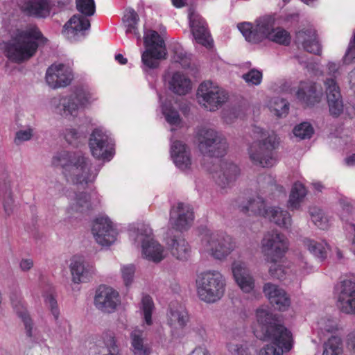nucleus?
I'll return each mask as SVG.
<instances>
[{
    "instance_id": "1",
    "label": "nucleus",
    "mask_w": 355,
    "mask_h": 355,
    "mask_svg": "<svg viewBox=\"0 0 355 355\" xmlns=\"http://www.w3.org/2000/svg\"><path fill=\"white\" fill-rule=\"evenodd\" d=\"M258 328L254 331L255 336L263 341H270L260 349L259 355H282L283 351L288 352L293 347L291 331L287 329L281 314L275 312H257Z\"/></svg>"
},
{
    "instance_id": "2",
    "label": "nucleus",
    "mask_w": 355,
    "mask_h": 355,
    "mask_svg": "<svg viewBox=\"0 0 355 355\" xmlns=\"http://www.w3.org/2000/svg\"><path fill=\"white\" fill-rule=\"evenodd\" d=\"M52 164L60 166L68 181L76 184L92 182L97 173L90 172L91 164L87 157L80 152L62 151L52 159Z\"/></svg>"
},
{
    "instance_id": "3",
    "label": "nucleus",
    "mask_w": 355,
    "mask_h": 355,
    "mask_svg": "<svg viewBox=\"0 0 355 355\" xmlns=\"http://www.w3.org/2000/svg\"><path fill=\"white\" fill-rule=\"evenodd\" d=\"M42 38L36 27L18 30L14 37L5 44V55L11 61L22 62L33 57L38 48V41Z\"/></svg>"
},
{
    "instance_id": "4",
    "label": "nucleus",
    "mask_w": 355,
    "mask_h": 355,
    "mask_svg": "<svg viewBox=\"0 0 355 355\" xmlns=\"http://www.w3.org/2000/svg\"><path fill=\"white\" fill-rule=\"evenodd\" d=\"M252 132L256 141L248 148L250 160L254 164L262 167L272 166L275 162V150L278 146L276 135H270L257 126L253 128Z\"/></svg>"
},
{
    "instance_id": "5",
    "label": "nucleus",
    "mask_w": 355,
    "mask_h": 355,
    "mask_svg": "<svg viewBox=\"0 0 355 355\" xmlns=\"http://www.w3.org/2000/svg\"><path fill=\"white\" fill-rule=\"evenodd\" d=\"M94 100L93 94L83 87H77L67 96H57L50 101L51 110L63 117L76 116L78 110Z\"/></svg>"
},
{
    "instance_id": "6",
    "label": "nucleus",
    "mask_w": 355,
    "mask_h": 355,
    "mask_svg": "<svg viewBox=\"0 0 355 355\" xmlns=\"http://www.w3.org/2000/svg\"><path fill=\"white\" fill-rule=\"evenodd\" d=\"M225 286L224 275L216 270L204 271L196 279L198 295L207 303H214L220 300L225 294Z\"/></svg>"
},
{
    "instance_id": "7",
    "label": "nucleus",
    "mask_w": 355,
    "mask_h": 355,
    "mask_svg": "<svg viewBox=\"0 0 355 355\" xmlns=\"http://www.w3.org/2000/svg\"><path fill=\"white\" fill-rule=\"evenodd\" d=\"M198 149L205 156L222 157L227 149L225 137L214 128L203 127L196 132Z\"/></svg>"
},
{
    "instance_id": "8",
    "label": "nucleus",
    "mask_w": 355,
    "mask_h": 355,
    "mask_svg": "<svg viewBox=\"0 0 355 355\" xmlns=\"http://www.w3.org/2000/svg\"><path fill=\"white\" fill-rule=\"evenodd\" d=\"M144 44L146 49L141 54L144 68L155 69L166 55L165 42L157 31L148 30L144 35Z\"/></svg>"
},
{
    "instance_id": "9",
    "label": "nucleus",
    "mask_w": 355,
    "mask_h": 355,
    "mask_svg": "<svg viewBox=\"0 0 355 355\" xmlns=\"http://www.w3.org/2000/svg\"><path fill=\"white\" fill-rule=\"evenodd\" d=\"M288 248L286 237L276 230L267 232L261 241V251L267 263H279Z\"/></svg>"
},
{
    "instance_id": "10",
    "label": "nucleus",
    "mask_w": 355,
    "mask_h": 355,
    "mask_svg": "<svg viewBox=\"0 0 355 355\" xmlns=\"http://www.w3.org/2000/svg\"><path fill=\"white\" fill-rule=\"evenodd\" d=\"M198 103L210 112H214L228 99V94L211 81L202 83L197 90Z\"/></svg>"
},
{
    "instance_id": "11",
    "label": "nucleus",
    "mask_w": 355,
    "mask_h": 355,
    "mask_svg": "<svg viewBox=\"0 0 355 355\" xmlns=\"http://www.w3.org/2000/svg\"><path fill=\"white\" fill-rule=\"evenodd\" d=\"M202 243L205 250L216 259L225 258L235 248L232 238L224 232H207Z\"/></svg>"
},
{
    "instance_id": "12",
    "label": "nucleus",
    "mask_w": 355,
    "mask_h": 355,
    "mask_svg": "<svg viewBox=\"0 0 355 355\" xmlns=\"http://www.w3.org/2000/svg\"><path fill=\"white\" fill-rule=\"evenodd\" d=\"M275 19L272 16H263L256 21L255 27L249 22L237 25L245 39L251 43H259L269 37L275 29Z\"/></svg>"
},
{
    "instance_id": "13",
    "label": "nucleus",
    "mask_w": 355,
    "mask_h": 355,
    "mask_svg": "<svg viewBox=\"0 0 355 355\" xmlns=\"http://www.w3.org/2000/svg\"><path fill=\"white\" fill-rule=\"evenodd\" d=\"M89 146L92 155L98 159L110 161L114 155V143L106 132L96 128L91 134Z\"/></svg>"
},
{
    "instance_id": "14",
    "label": "nucleus",
    "mask_w": 355,
    "mask_h": 355,
    "mask_svg": "<svg viewBox=\"0 0 355 355\" xmlns=\"http://www.w3.org/2000/svg\"><path fill=\"white\" fill-rule=\"evenodd\" d=\"M210 172L216 184L225 191L233 187L241 174L240 168L227 160H222L218 164L214 165Z\"/></svg>"
},
{
    "instance_id": "15",
    "label": "nucleus",
    "mask_w": 355,
    "mask_h": 355,
    "mask_svg": "<svg viewBox=\"0 0 355 355\" xmlns=\"http://www.w3.org/2000/svg\"><path fill=\"white\" fill-rule=\"evenodd\" d=\"M194 219L193 209L190 205L182 202L171 207L169 224L172 228L184 232L192 225Z\"/></svg>"
},
{
    "instance_id": "16",
    "label": "nucleus",
    "mask_w": 355,
    "mask_h": 355,
    "mask_svg": "<svg viewBox=\"0 0 355 355\" xmlns=\"http://www.w3.org/2000/svg\"><path fill=\"white\" fill-rule=\"evenodd\" d=\"M337 306L342 311H355V277H347L336 286Z\"/></svg>"
},
{
    "instance_id": "17",
    "label": "nucleus",
    "mask_w": 355,
    "mask_h": 355,
    "mask_svg": "<svg viewBox=\"0 0 355 355\" xmlns=\"http://www.w3.org/2000/svg\"><path fill=\"white\" fill-rule=\"evenodd\" d=\"M92 232L96 241L102 246H108L116 239V231L111 220L105 216L96 218L92 225Z\"/></svg>"
},
{
    "instance_id": "18",
    "label": "nucleus",
    "mask_w": 355,
    "mask_h": 355,
    "mask_svg": "<svg viewBox=\"0 0 355 355\" xmlns=\"http://www.w3.org/2000/svg\"><path fill=\"white\" fill-rule=\"evenodd\" d=\"M94 303L98 309L115 310L121 304V299L118 291L109 286L101 284L95 291Z\"/></svg>"
},
{
    "instance_id": "19",
    "label": "nucleus",
    "mask_w": 355,
    "mask_h": 355,
    "mask_svg": "<svg viewBox=\"0 0 355 355\" xmlns=\"http://www.w3.org/2000/svg\"><path fill=\"white\" fill-rule=\"evenodd\" d=\"M69 268L74 284L88 282L96 275L95 267L80 257H74L71 259Z\"/></svg>"
},
{
    "instance_id": "20",
    "label": "nucleus",
    "mask_w": 355,
    "mask_h": 355,
    "mask_svg": "<svg viewBox=\"0 0 355 355\" xmlns=\"http://www.w3.org/2000/svg\"><path fill=\"white\" fill-rule=\"evenodd\" d=\"M73 78L71 69L62 64H52L46 72V83L52 88L66 87Z\"/></svg>"
},
{
    "instance_id": "21",
    "label": "nucleus",
    "mask_w": 355,
    "mask_h": 355,
    "mask_svg": "<svg viewBox=\"0 0 355 355\" xmlns=\"http://www.w3.org/2000/svg\"><path fill=\"white\" fill-rule=\"evenodd\" d=\"M232 270L236 284L243 292L250 293L254 289V279L245 263L234 261Z\"/></svg>"
},
{
    "instance_id": "22",
    "label": "nucleus",
    "mask_w": 355,
    "mask_h": 355,
    "mask_svg": "<svg viewBox=\"0 0 355 355\" xmlns=\"http://www.w3.org/2000/svg\"><path fill=\"white\" fill-rule=\"evenodd\" d=\"M295 43L311 53L319 54L321 51L316 32L312 28L302 29L297 32Z\"/></svg>"
},
{
    "instance_id": "23",
    "label": "nucleus",
    "mask_w": 355,
    "mask_h": 355,
    "mask_svg": "<svg viewBox=\"0 0 355 355\" xmlns=\"http://www.w3.org/2000/svg\"><path fill=\"white\" fill-rule=\"evenodd\" d=\"M190 26L196 41L206 47H210L212 40L207 28L204 19L195 15H189Z\"/></svg>"
},
{
    "instance_id": "24",
    "label": "nucleus",
    "mask_w": 355,
    "mask_h": 355,
    "mask_svg": "<svg viewBox=\"0 0 355 355\" xmlns=\"http://www.w3.org/2000/svg\"><path fill=\"white\" fill-rule=\"evenodd\" d=\"M263 292L270 302L276 304L279 309H287L291 305V299L287 293L279 286L272 283H266L263 287Z\"/></svg>"
},
{
    "instance_id": "25",
    "label": "nucleus",
    "mask_w": 355,
    "mask_h": 355,
    "mask_svg": "<svg viewBox=\"0 0 355 355\" xmlns=\"http://www.w3.org/2000/svg\"><path fill=\"white\" fill-rule=\"evenodd\" d=\"M171 155L175 166L187 170L191 165V153L188 147L180 141H175L171 147Z\"/></svg>"
},
{
    "instance_id": "26",
    "label": "nucleus",
    "mask_w": 355,
    "mask_h": 355,
    "mask_svg": "<svg viewBox=\"0 0 355 355\" xmlns=\"http://www.w3.org/2000/svg\"><path fill=\"white\" fill-rule=\"evenodd\" d=\"M166 245L173 257L180 261H186L191 253L188 242L182 236H175L167 239Z\"/></svg>"
},
{
    "instance_id": "27",
    "label": "nucleus",
    "mask_w": 355,
    "mask_h": 355,
    "mask_svg": "<svg viewBox=\"0 0 355 355\" xmlns=\"http://www.w3.org/2000/svg\"><path fill=\"white\" fill-rule=\"evenodd\" d=\"M90 28V21L85 17L74 15L64 26V32L69 37L84 35L83 31Z\"/></svg>"
},
{
    "instance_id": "28",
    "label": "nucleus",
    "mask_w": 355,
    "mask_h": 355,
    "mask_svg": "<svg viewBox=\"0 0 355 355\" xmlns=\"http://www.w3.org/2000/svg\"><path fill=\"white\" fill-rule=\"evenodd\" d=\"M141 248L143 257L148 261L159 263L165 257L164 247L154 239L144 241Z\"/></svg>"
},
{
    "instance_id": "29",
    "label": "nucleus",
    "mask_w": 355,
    "mask_h": 355,
    "mask_svg": "<svg viewBox=\"0 0 355 355\" xmlns=\"http://www.w3.org/2000/svg\"><path fill=\"white\" fill-rule=\"evenodd\" d=\"M168 87L175 94L186 95L191 90V81L184 74L176 72L171 78L168 82Z\"/></svg>"
},
{
    "instance_id": "30",
    "label": "nucleus",
    "mask_w": 355,
    "mask_h": 355,
    "mask_svg": "<svg viewBox=\"0 0 355 355\" xmlns=\"http://www.w3.org/2000/svg\"><path fill=\"white\" fill-rule=\"evenodd\" d=\"M268 209V208L266 207L265 200L261 196L250 198L245 204L240 205L241 211L249 216L265 217Z\"/></svg>"
},
{
    "instance_id": "31",
    "label": "nucleus",
    "mask_w": 355,
    "mask_h": 355,
    "mask_svg": "<svg viewBox=\"0 0 355 355\" xmlns=\"http://www.w3.org/2000/svg\"><path fill=\"white\" fill-rule=\"evenodd\" d=\"M265 218L281 227L288 229L291 226L292 220L290 214L278 207H268Z\"/></svg>"
},
{
    "instance_id": "32",
    "label": "nucleus",
    "mask_w": 355,
    "mask_h": 355,
    "mask_svg": "<svg viewBox=\"0 0 355 355\" xmlns=\"http://www.w3.org/2000/svg\"><path fill=\"white\" fill-rule=\"evenodd\" d=\"M296 96L299 101L307 105H313L320 101L315 86L311 83H301L296 92Z\"/></svg>"
},
{
    "instance_id": "33",
    "label": "nucleus",
    "mask_w": 355,
    "mask_h": 355,
    "mask_svg": "<svg viewBox=\"0 0 355 355\" xmlns=\"http://www.w3.org/2000/svg\"><path fill=\"white\" fill-rule=\"evenodd\" d=\"M260 184V193L270 198L277 194L284 193L282 187L277 184L275 178L270 175H263L259 178Z\"/></svg>"
},
{
    "instance_id": "34",
    "label": "nucleus",
    "mask_w": 355,
    "mask_h": 355,
    "mask_svg": "<svg viewBox=\"0 0 355 355\" xmlns=\"http://www.w3.org/2000/svg\"><path fill=\"white\" fill-rule=\"evenodd\" d=\"M24 10L29 15L46 17L50 14V3L49 0H29L25 6Z\"/></svg>"
},
{
    "instance_id": "35",
    "label": "nucleus",
    "mask_w": 355,
    "mask_h": 355,
    "mask_svg": "<svg viewBox=\"0 0 355 355\" xmlns=\"http://www.w3.org/2000/svg\"><path fill=\"white\" fill-rule=\"evenodd\" d=\"M90 196L87 193H80L76 195L75 202L69 208V213H84L93 208V202L90 201Z\"/></svg>"
},
{
    "instance_id": "36",
    "label": "nucleus",
    "mask_w": 355,
    "mask_h": 355,
    "mask_svg": "<svg viewBox=\"0 0 355 355\" xmlns=\"http://www.w3.org/2000/svg\"><path fill=\"white\" fill-rule=\"evenodd\" d=\"M303 243L307 250L320 261H323L327 257L328 245L326 243L306 238L303 240Z\"/></svg>"
},
{
    "instance_id": "37",
    "label": "nucleus",
    "mask_w": 355,
    "mask_h": 355,
    "mask_svg": "<svg viewBox=\"0 0 355 355\" xmlns=\"http://www.w3.org/2000/svg\"><path fill=\"white\" fill-rule=\"evenodd\" d=\"M306 194V190L304 186L299 182L295 183L290 194L288 207L293 210L297 209Z\"/></svg>"
},
{
    "instance_id": "38",
    "label": "nucleus",
    "mask_w": 355,
    "mask_h": 355,
    "mask_svg": "<svg viewBox=\"0 0 355 355\" xmlns=\"http://www.w3.org/2000/svg\"><path fill=\"white\" fill-rule=\"evenodd\" d=\"M131 343L133 347L135 355H150L151 349L144 345L142 338V332L139 330H135L130 334Z\"/></svg>"
},
{
    "instance_id": "39",
    "label": "nucleus",
    "mask_w": 355,
    "mask_h": 355,
    "mask_svg": "<svg viewBox=\"0 0 355 355\" xmlns=\"http://www.w3.org/2000/svg\"><path fill=\"white\" fill-rule=\"evenodd\" d=\"M342 352V341L339 337L331 336L324 343L322 355H341Z\"/></svg>"
},
{
    "instance_id": "40",
    "label": "nucleus",
    "mask_w": 355,
    "mask_h": 355,
    "mask_svg": "<svg viewBox=\"0 0 355 355\" xmlns=\"http://www.w3.org/2000/svg\"><path fill=\"white\" fill-rule=\"evenodd\" d=\"M324 87L327 100L342 96L336 79L332 77H327L324 81Z\"/></svg>"
},
{
    "instance_id": "41",
    "label": "nucleus",
    "mask_w": 355,
    "mask_h": 355,
    "mask_svg": "<svg viewBox=\"0 0 355 355\" xmlns=\"http://www.w3.org/2000/svg\"><path fill=\"white\" fill-rule=\"evenodd\" d=\"M310 215L313 223L320 230H327L329 227V220L323 211L318 208L313 207L310 209Z\"/></svg>"
},
{
    "instance_id": "42",
    "label": "nucleus",
    "mask_w": 355,
    "mask_h": 355,
    "mask_svg": "<svg viewBox=\"0 0 355 355\" xmlns=\"http://www.w3.org/2000/svg\"><path fill=\"white\" fill-rule=\"evenodd\" d=\"M162 113L169 124L178 125L180 123L181 120L178 112L171 106L170 102L166 101L162 105Z\"/></svg>"
},
{
    "instance_id": "43",
    "label": "nucleus",
    "mask_w": 355,
    "mask_h": 355,
    "mask_svg": "<svg viewBox=\"0 0 355 355\" xmlns=\"http://www.w3.org/2000/svg\"><path fill=\"white\" fill-rule=\"evenodd\" d=\"M277 263H271L272 265L269 267V274L275 279H279L281 281L287 279V276H289V272L291 271L288 267L283 265Z\"/></svg>"
},
{
    "instance_id": "44",
    "label": "nucleus",
    "mask_w": 355,
    "mask_h": 355,
    "mask_svg": "<svg viewBox=\"0 0 355 355\" xmlns=\"http://www.w3.org/2000/svg\"><path fill=\"white\" fill-rule=\"evenodd\" d=\"M268 39L274 42L283 45H288L291 42L289 33L282 28H275Z\"/></svg>"
},
{
    "instance_id": "45",
    "label": "nucleus",
    "mask_w": 355,
    "mask_h": 355,
    "mask_svg": "<svg viewBox=\"0 0 355 355\" xmlns=\"http://www.w3.org/2000/svg\"><path fill=\"white\" fill-rule=\"evenodd\" d=\"M77 10L85 17L94 15L96 11L94 0H76Z\"/></svg>"
},
{
    "instance_id": "46",
    "label": "nucleus",
    "mask_w": 355,
    "mask_h": 355,
    "mask_svg": "<svg viewBox=\"0 0 355 355\" xmlns=\"http://www.w3.org/2000/svg\"><path fill=\"white\" fill-rule=\"evenodd\" d=\"M189 320L188 312H170L168 324L171 326L184 327Z\"/></svg>"
},
{
    "instance_id": "47",
    "label": "nucleus",
    "mask_w": 355,
    "mask_h": 355,
    "mask_svg": "<svg viewBox=\"0 0 355 355\" xmlns=\"http://www.w3.org/2000/svg\"><path fill=\"white\" fill-rule=\"evenodd\" d=\"M293 134L301 139H309L313 134V128L309 123L303 122L294 128Z\"/></svg>"
},
{
    "instance_id": "48",
    "label": "nucleus",
    "mask_w": 355,
    "mask_h": 355,
    "mask_svg": "<svg viewBox=\"0 0 355 355\" xmlns=\"http://www.w3.org/2000/svg\"><path fill=\"white\" fill-rule=\"evenodd\" d=\"M329 111L333 117H338L344 111V105L342 96L327 100Z\"/></svg>"
},
{
    "instance_id": "49",
    "label": "nucleus",
    "mask_w": 355,
    "mask_h": 355,
    "mask_svg": "<svg viewBox=\"0 0 355 355\" xmlns=\"http://www.w3.org/2000/svg\"><path fill=\"white\" fill-rule=\"evenodd\" d=\"M34 130L31 126L25 129H20L15 132L14 143L17 146L22 144L25 141H30L33 137Z\"/></svg>"
},
{
    "instance_id": "50",
    "label": "nucleus",
    "mask_w": 355,
    "mask_h": 355,
    "mask_svg": "<svg viewBox=\"0 0 355 355\" xmlns=\"http://www.w3.org/2000/svg\"><path fill=\"white\" fill-rule=\"evenodd\" d=\"M152 234L153 231L149 225L141 224L137 228L135 240L141 242L143 244L144 241H147L148 240L153 239L151 238Z\"/></svg>"
},
{
    "instance_id": "51",
    "label": "nucleus",
    "mask_w": 355,
    "mask_h": 355,
    "mask_svg": "<svg viewBox=\"0 0 355 355\" xmlns=\"http://www.w3.org/2000/svg\"><path fill=\"white\" fill-rule=\"evenodd\" d=\"M64 137L69 144L76 145L78 141L85 137V135L75 128H68L64 132Z\"/></svg>"
},
{
    "instance_id": "52",
    "label": "nucleus",
    "mask_w": 355,
    "mask_h": 355,
    "mask_svg": "<svg viewBox=\"0 0 355 355\" xmlns=\"http://www.w3.org/2000/svg\"><path fill=\"white\" fill-rule=\"evenodd\" d=\"M273 103L275 105L273 109L279 117H282L288 113L289 104L286 100L277 97L273 99Z\"/></svg>"
},
{
    "instance_id": "53",
    "label": "nucleus",
    "mask_w": 355,
    "mask_h": 355,
    "mask_svg": "<svg viewBox=\"0 0 355 355\" xmlns=\"http://www.w3.org/2000/svg\"><path fill=\"white\" fill-rule=\"evenodd\" d=\"M123 280L126 286L130 285L133 281L135 266L133 264L124 265L121 268Z\"/></svg>"
},
{
    "instance_id": "54",
    "label": "nucleus",
    "mask_w": 355,
    "mask_h": 355,
    "mask_svg": "<svg viewBox=\"0 0 355 355\" xmlns=\"http://www.w3.org/2000/svg\"><path fill=\"white\" fill-rule=\"evenodd\" d=\"M242 78L248 84L259 85L262 80V73L261 71L254 69L243 74Z\"/></svg>"
},
{
    "instance_id": "55",
    "label": "nucleus",
    "mask_w": 355,
    "mask_h": 355,
    "mask_svg": "<svg viewBox=\"0 0 355 355\" xmlns=\"http://www.w3.org/2000/svg\"><path fill=\"white\" fill-rule=\"evenodd\" d=\"M318 324L322 330L327 332H333L338 329L337 320L329 317L321 318L318 321Z\"/></svg>"
},
{
    "instance_id": "56",
    "label": "nucleus",
    "mask_w": 355,
    "mask_h": 355,
    "mask_svg": "<svg viewBox=\"0 0 355 355\" xmlns=\"http://www.w3.org/2000/svg\"><path fill=\"white\" fill-rule=\"evenodd\" d=\"M103 340L109 352H119L114 334L105 333L103 336Z\"/></svg>"
},
{
    "instance_id": "57",
    "label": "nucleus",
    "mask_w": 355,
    "mask_h": 355,
    "mask_svg": "<svg viewBox=\"0 0 355 355\" xmlns=\"http://www.w3.org/2000/svg\"><path fill=\"white\" fill-rule=\"evenodd\" d=\"M19 313V317L21 318L25 329L26 330V334L28 337H32V329H33V321L32 319L30 317V315L28 312H18Z\"/></svg>"
},
{
    "instance_id": "58",
    "label": "nucleus",
    "mask_w": 355,
    "mask_h": 355,
    "mask_svg": "<svg viewBox=\"0 0 355 355\" xmlns=\"http://www.w3.org/2000/svg\"><path fill=\"white\" fill-rule=\"evenodd\" d=\"M12 203L13 200L11 197V193L9 190L6 191L3 196V205L4 211L7 216H10L12 213Z\"/></svg>"
},
{
    "instance_id": "59",
    "label": "nucleus",
    "mask_w": 355,
    "mask_h": 355,
    "mask_svg": "<svg viewBox=\"0 0 355 355\" xmlns=\"http://www.w3.org/2000/svg\"><path fill=\"white\" fill-rule=\"evenodd\" d=\"M174 60L175 62H179L184 68L189 67L190 60L188 58L187 54L182 51H176L175 52Z\"/></svg>"
},
{
    "instance_id": "60",
    "label": "nucleus",
    "mask_w": 355,
    "mask_h": 355,
    "mask_svg": "<svg viewBox=\"0 0 355 355\" xmlns=\"http://www.w3.org/2000/svg\"><path fill=\"white\" fill-rule=\"evenodd\" d=\"M124 21L126 24H138L139 17L135 10L130 8L126 10Z\"/></svg>"
},
{
    "instance_id": "61",
    "label": "nucleus",
    "mask_w": 355,
    "mask_h": 355,
    "mask_svg": "<svg viewBox=\"0 0 355 355\" xmlns=\"http://www.w3.org/2000/svg\"><path fill=\"white\" fill-rule=\"evenodd\" d=\"M344 62L346 64H349L355 60V39L354 38V42H350L348 49L345 53V55L343 58Z\"/></svg>"
},
{
    "instance_id": "62",
    "label": "nucleus",
    "mask_w": 355,
    "mask_h": 355,
    "mask_svg": "<svg viewBox=\"0 0 355 355\" xmlns=\"http://www.w3.org/2000/svg\"><path fill=\"white\" fill-rule=\"evenodd\" d=\"M227 348L232 355H245V348L241 345L229 343Z\"/></svg>"
},
{
    "instance_id": "63",
    "label": "nucleus",
    "mask_w": 355,
    "mask_h": 355,
    "mask_svg": "<svg viewBox=\"0 0 355 355\" xmlns=\"http://www.w3.org/2000/svg\"><path fill=\"white\" fill-rule=\"evenodd\" d=\"M141 304L142 311H153L154 308L153 299L148 295H143Z\"/></svg>"
},
{
    "instance_id": "64",
    "label": "nucleus",
    "mask_w": 355,
    "mask_h": 355,
    "mask_svg": "<svg viewBox=\"0 0 355 355\" xmlns=\"http://www.w3.org/2000/svg\"><path fill=\"white\" fill-rule=\"evenodd\" d=\"M340 205L343 210V213L341 214V219H344L346 215H349L352 213L353 207L351 203L345 199H341L340 200Z\"/></svg>"
}]
</instances>
